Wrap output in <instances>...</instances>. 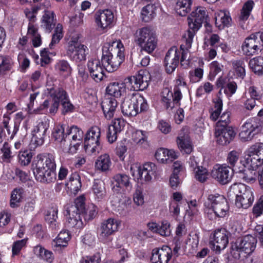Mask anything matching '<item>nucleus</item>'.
<instances>
[{"mask_svg":"<svg viewBox=\"0 0 263 263\" xmlns=\"http://www.w3.org/2000/svg\"><path fill=\"white\" fill-rule=\"evenodd\" d=\"M261 123L258 118L248 119L241 126L239 134L240 138L244 141L252 140L254 135L260 130Z\"/></svg>","mask_w":263,"mask_h":263,"instance_id":"nucleus-15","label":"nucleus"},{"mask_svg":"<svg viewBox=\"0 0 263 263\" xmlns=\"http://www.w3.org/2000/svg\"><path fill=\"white\" fill-rule=\"evenodd\" d=\"M171 249L164 246L161 248L154 249L152 251L151 261L152 263H168L172 257Z\"/></svg>","mask_w":263,"mask_h":263,"instance_id":"nucleus-24","label":"nucleus"},{"mask_svg":"<svg viewBox=\"0 0 263 263\" xmlns=\"http://www.w3.org/2000/svg\"><path fill=\"white\" fill-rule=\"evenodd\" d=\"M216 123V127H230L228 125L230 122V113L229 111L224 112L219 118Z\"/></svg>","mask_w":263,"mask_h":263,"instance_id":"nucleus-58","label":"nucleus"},{"mask_svg":"<svg viewBox=\"0 0 263 263\" xmlns=\"http://www.w3.org/2000/svg\"><path fill=\"white\" fill-rule=\"evenodd\" d=\"M70 239L69 232L67 231H62L52 242L53 247H65L67 246Z\"/></svg>","mask_w":263,"mask_h":263,"instance_id":"nucleus-36","label":"nucleus"},{"mask_svg":"<svg viewBox=\"0 0 263 263\" xmlns=\"http://www.w3.org/2000/svg\"><path fill=\"white\" fill-rule=\"evenodd\" d=\"M68 225L70 228H81L83 226L81 215L85 213L83 197L77 198L74 204L69 205L66 210Z\"/></svg>","mask_w":263,"mask_h":263,"instance_id":"nucleus-8","label":"nucleus"},{"mask_svg":"<svg viewBox=\"0 0 263 263\" xmlns=\"http://www.w3.org/2000/svg\"><path fill=\"white\" fill-rule=\"evenodd\" d=\"M230 192L236 196L235 205L238 208L247 209L253 201L252 189L243 183H235L230 187Z\"/></svg>","mask_w":263,"mask_h":263,"instance_id":"nucleus-7","label":"nucleus"},{"mask_svg":"<svg viewBox=\"0 0 263 263\" xmlns=\"http://www.w3.org/2000/svg\"><path fill=\"white\" fill-rule=\"evenodd\" d=\"M194 173L196 179L201 182H205L209 176L208 170L202 166L197 167Z\"/></svg>","mask_w":263,"mask_h":263,"instance_id":"nucleus-54","label":"nucleus"},{"mask_svg":"<svg viewBox=\"0 0 263 263\" xmlns=\"http://www.w3.org/2000/svg\"><path fill=\"white\" fill-rule=\"evenodd\" d=\"M95 20L97 26L104 29L112 26L114 21V15L108 9L99 10L95 14Z\"/></svg>","mask_w":263,"mask_h":263,"instance_id":"nucleus-19","label":"nucleus"},{"mask_svg":"<svg viewBox=\"0 0 263 263\" xmlns=\"http://www.w3.org/2000/svg\"><path fill=\"white\" fill-rule=\"evenodd\" d=\"M126 80L132 85L134 90H143L149 85L151 74L147 71L141 70L137 74L127 78Z\"/></svg>","mask_w":263,"mask_h":263,"instance_id":"nucleus-16","label":"nucleus"},{"mask_svg":"<svg viewBox=\"0 0 263 263\" xmlns=\"http://www.w3.org/2000/svg\"><path fill=\"white\" fill-rule=\"evenodd\" d=\"M185 85L184 82H182L180 79H177L176 81V85L174 88V93L172 97V105L176 104L177 106L179 105V101L182 98V93L181 92L179 86H184Z\"/></svg>","mask_w":263,"mask_h":263,"instance_id":"nucleus-46","label":"nucleus"},{"mask_svg":"<svg viewBox=\"0 0 263 263\" xmlns=\"http://www.w3.org/2000/svg\"><path fill=\"white\" fill-rule=\"evenodd\" d=\"M23 190L22 188L15 189L11 194L10 205L11 208H14L20 205V202L23 199Z\"/></svg>","mask_w":263,"mask_h":263,"instance_id":"nucleus-45","label":"nucleus"},{"mask_svg":"<svg viewBox=\"0 0 263 263\" xmlns=\"http://www.w3.org/2000/svg\"><path fill=\"white\" fill-rule=\"evenodd\" d=\"M177 143L182 152L190 154L193 149L190 139L187 136H179L177 138Z\"/></svg>","mask_w":263,"mask_h":263,"instance_id":"nucleus-37","label":"nucleus"},{"mask_svg":"<svg viewBox=\"0 0 263 263\" xmlns=\"http://www.w3.org/2000/svg\"><path fill=\"white\" fill-rule=\"evenodd\" d=\"M27 239H23L15 241L12 248V256L18 255L22 249L26 245Z\"/></svg>","mask_w":263,"mask_h":263,"instance_id":"nucleus-60","label":"nucleus"},{"mask_svg":"<svg viewBox=\"0 0 263 263\" xmlns=\"http://www.w3.org/2000/svg\"><path fill=\"white\" fill-rule=\"evenodd\" d=\"M157 170L155 164L147 162L142 166L132 165L130 171L132 176L141 183L149 182Z\"/></svg>","mask_w":263,"mask_h":263,"instance_id":"nucleus-12","label":"nucleus"},{"mask_svg":"<svg viewBox=\"0 0 263 263\" xmlns=\"http://www.w3.org/2000/svg\"><path fill=\"white\" fill-rule=\"evenodd\" d=\"M263 46V32H256L251 34L246 39L242 46L244 53L248 55H253L261 50Z\"/></svg>","mask_w":263,"mask_h":263,"instance_id":"nucleus-14","label":"nucleus"},{"mask_svg":"<svg viewBox=\"0 0 263 263\" xmlns=\"http://www.w3.org/2000/svg\"><path fill=\"white\" fill-rule=\"evenodd\" d=\"M47 91L53 101H58V103L62 102L68 97L66 91L62 87L48 84Z\"/></svg>","mask_w":263,"mask_h":263,"instance_id":"nucleus-28","label":"nucleus"},{"mask_svg":"<svg viewBox=\"0 0 263 263\" xmlns=\"http://www.w3.org/2000/svg\"><path fill=\"white\" fill-rule=\"evenodd\" d=\"M107 94L114 98H119L124 96L126 92V88L124 83L118 82L110 83L106 89Z\"/></svg>","mask_w":263,"mask_h":263,"instance_id":"nucleus-30","label":"nucleus"},{"mask_svg":"<svg viewBox=\"0 0 263 263\" xmlns=\"http://www.w3.org/2000/svg\"><path fill=\"white\" fill-rule=\"evenodd\" d=\"M207 17L205 8L203 7H197L187 18L189 30L183 35L182 43L181 45V48L182 50L181 63L185 67H187L189 63L187 58L188 49L191 47L193 37L195 32L201 27L202 24L206 22Z\"/></svg>","mask_w":263,"mask_h":263,"instance_id":"nucleus-1","label":"nucleus"},{"mask_svg":"<svg viewBox=\"0 0 263 263\" xmlns=\"http://www.w3.org/2000/svg\"><path fill=\"white\" fill-rule=\"evenodd\" d=\"M80 36L76 34L71 37L68 42L66 47V54L69 58L76 63L85 61L88 48L79 40Z\"/></svg>","mask_w":263,"mask_h":263,"instance_id":"nucleus-10","label":"nucleus"},{"mask_svg":"<svg viewBox=\"0 0 263 263\" xmlns=\"http://www.w3.org/2000/svg\"><path fill=\"white\" fill-rule=\"evenodd\" d=\"M91 189L96 200L101 201L105 197L106 192L105 183L102 180L95 179Z\"/></svg>","mask_w":263,"mask_h":263,"instance_id":"nucleus-32","label":"nucleus"},{"mask_svg":"<svg viewBox=\"0 0 263 263\" xmlns=\"http://www.w3.org/2000/svg\"><path fill=\"white\" fill-rule=\"evenodd\" d=\"M245 165L252 170H256L263 165V143L251 146L245 153Z\"/></svg>","mask_w":263,"mask_h":263,"instance_id":"nucleus-11","label":"nucleus"},{"mask_svg":"<svg viewBox=\"0 0 263 263\" xmlns=\"http://www.w3.org/2000/svg\"><path fill=\"white\" fill-rule=\"evenodd\" d=\"M247 166L245 163L242 164V166L236 172L239 173V177L246 182H253L255 180V172L254 171V170L245 169Z\"/></svg>","mask_w":263,"mask_h":263,"instance_id":"nucleus-38","label":"nucleus"},{"mask_svg":"<svg viewBox=\"0 0 263 263\" xmlns=\"http://www.w3.org/2000/svg\"><path fill=\"white\" fill-rule=\"evenodd\" d=\"M257 239L252 235H246L232 243L231 254L236 259L246 258L255 250Z\"/></svg>","mask_w":263,"mask_h":263,"instance_id":"nucleus-4","label":"nucleus"},{"mask_svg":"<svg viewBox=\"0 0 263 263\" xmlns=\"http://www.w3.org/2000/svg\"><path fill=\"white\" fill-rule=\"evenodd\" d=\"M120 223V221L114 218H109L104 221L100 228V238L102 240L106 239L110 235L117 231Z\"/></svg>","mask_w":263,"mask_h":263,"instance_id":"nucleus-23","label":"nucleus"},{"mask_svg":"<svg viewBox=\"0 0 263 263\" xmlns=\"http://www.w3.org/2000/svg\"><path fill=\"white\" fill-rule=\"evenodd\" d=\"M148 108L146 100L140 95L129 94L122 103V113L128 117L136 116L139 112Z\"/></svg>","mask_w":263,"mask_h":263,"instance_id":"nucleus-5","label":"nucleus"},{"mask_svg":"<svg viewBox=\"0 0 263 263\" xmlns=\"http://www.w3.org/2000/svg\"><path fill=\"white\" fill-rule=\"evenodd\" d=\"M173 97V93L169 90L168 88H165L163 89L162 92V101L165 106L166 108L171 109L175 107L174 105H172V99Z\"/></svg>","mask_w":263,"mask_h":263,"instance_id":"nucleus-50","label":"nucleus"},{"mask_svg":"<svg viewBox=\"0 0 263 263\" xmlns=\"http://www.w3.org/2000/svg\"><path fill=\"white\" fill-rule=\"evenodd\" d=\"M55 14L52 11L45 10L41 20V27L48 32H50L56 23Z\"/></svg>","mask_w":263,"mask_h":263,"instance_id":"nucleus-29","label":"nucleus"},{"mask_svg":"<svg viewBox=\"0 0 263 263\" xmlns=\"http://www.w3.org/2000/svg\"><path fill=\"white\" fill-rule=\"evenodd\" d=\"M233 171L226 164L215 165L211 173L212 177L221 184L229 183L232 177Z\"/></svg>","mask_w":263,"mask_h":263,"instance_id":"nucleus-18","label":"nucleus"},{"mask_svg":"<svg viewBox=\"0 0 263 263\" xmlns=\"http://www.w3.org/2000/svg\"><path fill=\"white\" fill-rule=\"evenodd\" d=\"M52 137L57 141L62 142L63 141H66V137L64 135V128L63 125H57L52 132Z\"/></svg>","mask_w":263,"mask_h":263,"instance_id":"nucleus-52","label":"nucleus"},{"mask_svg":"<svg viewBox=\"0 0 263 263\" xmlns=\"http://www.w3.org/2000/svg\"><path fill=\"white\" fill-rule=\"evenodd\" d=\"M214 102V107L212 109L210 118L213 121H216L220 117L219 115L222 108V101L219 97H217Z\"/></svg>","mask_w":263,"mask_h":263,"instance_id":"nucleus-48","label":"nucleus"},{"mask_svg":"<svg viewBox=\"0 0 263 263\" xmlns=\"http://www.w3.org/2000/svg\"><path fill=\"white\" fill-rule=\"evenodd\" d=\"M101 131L98 126H93L87 132L84 138V148L89 154L98 153L101 149L100 138Z\"/></svg>","mask_w":263,"mask_h":263,"instance_id":"nucleus-13","label":"nucleus"},{"mask_svg":"<svg viewBox=\"0 0 263 263\" xmlns=\"http://www.w3.org/2000/svg\"><path fill=\"white\" fill-rule=\"evenodd\" d=\"M254 5V3L253 1H248L243 4L240 10V14L238 17V21L239 25H240L243 29L245 28L244 24L250 16Z\"/></svg>","mask_w":263,"mask_h":263,"instance_id":"nucleus-31","label":"nucleus"},{"mask_svg":"<svg viewBox=\"0 0 263 263\" xmlns=\"http://www.w3.org/2000/svg\"><path fill=\"white\" fill-rule=\"evenodd\" d=\"M13 62L11 58L8 56L0 55V74L7 71L10 70Z\"/></svg>","mask_w":263,"mask_h":263,"instance_id":"nucleus-47","label":"nucleus"},{"mask_svg":"<svg viewBox=\"0 0 263 263\" xmlns=\"http://www.w3.org/2000/svg\"><path fill=\"white\" fill-rule=\"evenodd\" d=\"M247 94L250 98L255 100H260L262 97V95L258 91V88L254 86L249 87L247 90Z\"/></svg>","mask_w":263,"mask_h":263,"instance_id":"nucleus-64","label":"nucleus"},{"mask_svg":"<svg viewBox=\"0 0 263 263\" xmlns=\"http://www.w3.org/2000/svg\"><path fill=\"white\" fill-rule=\"evenodd\" d=\"M101 255L99 253H96L92 255L84 256L80 260V263H100Z\"/></svg>","mask_w":263,"mask_h":263,"instance_id":"nucleus-61","label":"nucleus"},{"mask_svg":"<svg viewBox=\"0 0 263 263\" xmlns=\"http://www.w3.org/2000/svg\"><path fill=\"white\" fill-rule=\"evenodd\" d=\"M124 59V47L120 40L106 43L103 46L101 63L107 71L117 70Z\"/></svg>","mask_w":263,"mask_h":263,"instance_id":"nucleus-2","label":"nucleus"},{"mask_svg":"<svg viewBox=\"0 0 263 263\" xmlns=\"http://www.w3.org/2000/svg\"><path fill=\"white\" fill-rule=\"evenodd\" d=\"M83 137V131L77 126H72L67 130L66 138L69 141L72 140L69 144V151L70 153L76 152Z\"/></svg>","mask_w":263,"mask_h":263,"instance_id":"nucleus-20","label":"nucleus"},{"mask_svg":"<svg viewBox=\"0 0 263 263\" xmlns=\"http://www.w3.org/2000/svg\"><path fill=\"white\" fill-rule=\"evenodd\" d=\"M233 68L236 74L241 79H243L246 74L245 64L243 60H236L233 62Z\"/></svg>","mask_w":263,"mask_h":263,"instance_id":"nucleus-51","label":"nucleus"},{"mask_svg":"<svg viewBox=\"0 0 263 263\" xmlns=\"http://www.w3.org/2000/svg\"><path fill=\"white\" fill-rule=\"evenodd\" d=\"M158 233L163 236H168L171 234L170 224L167 221H164L159 227Z\"/></svg>","mask_w":263,"mask_h":263,"instance_id":"nucleus-63","label":"nucleus"},{"mask_svg":"<svg viewBox=\"0 0 263 263\" xmlns=\"http://www.w3.org/2000/svg\"><path fill=\"white\" fill-rule=\"evenodd\" d=\"M180 49L181 50V55H182V50L180 48ZM189 49H188V50ZM181 52L177 50V49L175 47H173L171 48H170L167 52L166 53V54L165 57L164 59V62H165V69L166 72L168 73H172L175 69L176 68L177 66H178L179 64V59H180V55ZM189 55V52L188 51L187 54V58H189V62H190V56ZM182 58V57H181ZM181 58H180V60ZM190 63H189V65L187 67H184L182 65H181V66H182L184 68H186L188 67ZM180 64L181 63H180Z\"/></svg>","mask_w":263,"mask_h":263,"instance_id":"nucleus-17","label":"nucleus"},{"mask_svg":"<svg viewBox=\"0 0 263 263\" xmlns=\"http://www.w3.org/2000/svg\"><path fill=\"white\" fill-rule=\"evenodd\" d=\"M58 218V210L51 209L47 212L45 216V220L49 224L50 227L53 230L59 229V224L57 222Z\"/></svg>","mask_w":263,"mask_h":263,"instance_id":"nucleus-41","label":"nucleus"},{"mask_svg":"<svg viewBox=\"0 0 263 263\" xmlns=\"http://www.w3.org/2000/svg\"><path fill=\"white\" fill-rule=\"evenodd\" d=\"M18 162L22 165H27L31 162L32 153L28 151L20 152L18 155Z\"/></svg>","mask_w":263,"mask_h":263,"instance_id":"nucleus-56","label":"nucleus"},{"mask_svg":"<svg viewBox=\"0 0 263 263\" xmlns=\"http://www.w3.org/2000/svg\"><path fill=\"white\" fill-rule=\"evenodd\" d=\"M87 68L90 77L96 82L101 81L104 77V68L98 59H92L87 62Z\"/></svg>","mask_w":263,"mask_h":263,"instance_id":"nucleus-25","label":"nucleus"},{"mask_svg":"<svg viewBox=\"0 0 263 263\" xmlns=\"http://www.w3.org/2000/svg\"><path fill=\"white\" fill-rule=\"evenodd\" d=\"M63 27L61 24H58L55 27L54 33L52 35V38L51 42L49 45L50 48H52V47L59 42L60 40L63 37V33H62Z\"/></svg>","mask_w":263,"mask_h":263,"instance_id":"nucleus-55","label":"nucleus"},{"mask_svg":"<svg viewBox=\"0 0 263 263\" xmlns=\"http://www.w3.org/2000/svg\"><path fill=\"white\" fill-rule=\"evenodd\" d=\"M49 126V120L47 119H44L34 127L32 132L46 134Z\"/></svg>","mask_w":263,"mask_h":263,"instance_id":"nucleus-59","label":"nucleus"},{"mask_svg":"<svg viewBox=\"0 0 263 263\" xmlns=\"http://www.w3.org/2000/svg\"><path fill=\"white\" fill-rule=\"evenodd\" d=\"M110 165L111 161L109 156L106 154L101 155L96 162V167L102 171L108 170Z\"/></svg>","mask_w":263,"mask_h":263,"instance_id":"nucleus-43","label":"nucleus"},{"mask_svg":"<svg viewBox=\"0 0 263 263\" xmlns=\"http://www.w3.org/2000/svg\"><path fill=\"white\" fill-rule=\"evenodd\" d=\"M66 186L72 192H78L81 187V182L79 175L74 173L70 177Z\"/></svg>","mask_w":263,"mask_h":263,"instance_id":"nucleus-35","label":"nucleus"},{"mask_svg":"<svg viewBox=\"0 0 263 263\" xmlns=\"http://www.w3.org/2000/svg\"><path fill=\"white\" fill-rule=\"evenodd\" d=\"M114 180L116 185L122 188L125 187L127 189H131L132 185L129 180L128 176L125 174H119L115 176Z\"/></svg>","mask_w":263,"mask_h":263,"instance_id":"nucleus-42","label":"nucleus"},{"mask_svg":"<svg viewBox=\"0 0 263 263\" xmlns=\"http://www.w3.org/2000/svg\"><path fill=\"white\" fill-rule=\"evenodd\" d=\"M55 69L61 73L67 72L70 71V67L67 61L61 60L55 65Z\"/></svg>","mask_w":263,"mask_h":263,"instance_id":"nucleus-62","label":"nucleus"},{"mask_svg":"<svg viewBox=\"0 0 263 263\" xmlns=\"http://www.w3.org/2000/svg\"><path fill=\"white\" fill-rule=\"evenodd\" d=\"M207 200L204 202V206L206 208L205 213L210 219L213 218V212L218 217H223L226 215L229 206L223 196L218 194H211L208 196Z\"/></svg>","mask_w":263,"mask_h":263,"instance_id":"nucleus-6","label":"nucleus"},{"mask_svg":"<svg viewBox=\"0 0 263 263\" xmlns=\"http://www.w3.org/2000/svg\"><path fill=\"white\" fill-rule=\"evenodd\" d=\"M241 155V152L240 151L233 150L230 152L227 157V161L228 166L233 171H237L239 168L241 167L238 166V164L240 161L241 163V161L240 160V157Z\"/></svg>","mask_w":263,"mask_h":263,"instance_id":"nucleus-34","label":"nucleus"},{"mask_svg":"<svg viewBox=\"0 0 263 263\" xmlns=\"http://www.w3.org/2000/svg\"><path fill=\"white\" fill-rule=\"evenodd\" d=\"M191 0H178L176 3L175 10L180 16H185L191 10Z\"/></svg>","mask_w":263,"mask_h":263,"instance_id":"nucleus-39","label":"nucleus"},{"mask_svg":"<svg viewBox=\"0 0 263 263\" xmlns=\"http://www.w3.org/2000/svg\"><path fill=\"white\" fill-rule=\"evenodd\" d=\"M156 7L153 4H148L143 7L141 11V18L145 22L151 21L156 15Z\"/></svg>","mask_w":263,"mask_h":263,"instance_id":"nucleus-40","label":"nucleus"},{"mask_svg":"<svg viewBox=\"0 0 263 263\" xmlns=\"http://www.w3.org/2000/svg\"><path fill=\"white\" fill-rule=\"evenodd\" d=\"M155 156L156 159L160 163H165L172 161L173 159L177 158V153L173 149H167L160 148L157 150Z\"/></svg>","mask_w":263,"mask_h":263,"instance_id":"nucleus-27","label":"nucleus"},{"mask_svg":"<svg viewBox=\"0 0 263 263\" xmlns=\"http://www.w3.org/2000/svg\"><path fill=\"white\" fill-rule=\"evenodd\" d=\"M34 163L35 168L33 173L37 181L43 183H50L56 180V164L52 155H39Z\"/></svg>","mask_w":263,"mask_h":263,"instance_id":"nucleus-3","label":"nucleus"},{"mask_svg":"<svg viewBox=\"0 0 263 263\" xmlns=\"http://www.w3.org/2000/svg\"><path fill=\"white\" fill-rule=\"evenodd\" d=\"M212 242L213 245V249L220 252L225 249L228 244L229 239L228 233L224 229L216 230L212 238Z\"/></svg>","mask_w":263,"mask_h":263,"instance_id":"nucleus-22","label":"nucleus"},{"mask_svg":"<svg viewBox=\"0 0 263 263\" xmlns=\"http://www.w3.org/2000/svg\"><path fill=\"white\" fill-rule=\"evenodd\" d=\"M134 203L137 206H142L144 203V195L142 189L138 187L133 194Z\"/></svg>","mask_w":263,"mask_h":263,"instance_id":"nucleus-57","label":"nucleus"},{"mask_svg":"<svg viewBox=\"0 0 263 263\" xmlns=\"http://www.w3.org/2000/svg\"><path fill=\"white\" fill-rule=\"evenodd\" d=\"M135 42L141 50L151 53L157 45V39L155 34L148 27H143L137 30L135 33Z\"/></svg>","mask_w":263,"mask_h":263,"instance_id":"nucleus-9","label":"nucleus"},{"mask_svg":"<svg viewBox=\"0 0 263 263\" xmlns=\"http://www.w3.org/2000/svg\"><path fill=\"white\" fill-rule=\"evenodd\" d=\"M250 68L255 73H260L263 71V57H257L251 59L249 62Z\"/></svg>","mask_w":263,"mask_h":263,"instance_id":"nucleus-49","label":"nucleus"},{"mask_svg":"<svg viewBox=\"0 0 263 263\" xmlns=\"http://www.w3.org/2000/svg\"><path fill=\"white\" fill-rule=\"evenodd\" d=\"M45 134L32 132V137L30 142L31 148H35L36 146L42 145L44 142Z\"/></svg>","mask_w":263,"mask_h":263,"instance_id":"nucleus-53","label":"nucleus"},{"mask_svg":"<svg viewBox=\"0 0 263 263\" xmlns=\"http://www.w3.org/2000/svg\"><path fill=\"white\" fill-rule=\"evenodd\" d=\"M147 133L143 130H136L132 134L133 141L140 145L146 146L147 145Z\"/></svg>","mask_w":263,"mask_h":263,"instance_id":"nucleus-44","label":"nucleus"},{"mask_svg":"<svg viewBox=\"0 0 263 263\" xmlns=\"http://www.w3.org/2000/svg\"><path fill=\"white\" fill-rule=\"evenodd\" d=\"M215 25L219 29H222L225 27H228L230 24L231 18L229 13L220 10L215 14Z\"/></svg>","mask_w":263,"mask_h":263,"instance_id":"nucleus-33","label":"nucleus"},{"mask_svg":"<svg viewBox=\"0 0 263 263\" xmlns=\"http://www.w3.org/2000/svg\"><path fill=\"white\" fill-rule=\"evenodd\" d=\"M235 133L231 127H216L215 136L216 141L220 145H227L234 139Z\"/></svg>","mask_w":263,"mask_h":263,"instance_id":"nucleus-21","label":"nucleus"},{"mask_svg":"<svg viewBox=\"0 0 263 263\" xmlns=\"http://www.w3.org/2000/svg\"><path fill=\"white\" fill-rule=\"evenodd\" d=\"M118 103L115 98L105 95L102 103V108L105 118L110 119L114 116L115 111L117 107Z\"/></svg>","mask_w":263,"mask_h":263,"instance_id":"nucleus-26","label":"nucleus"}]
</instances>
